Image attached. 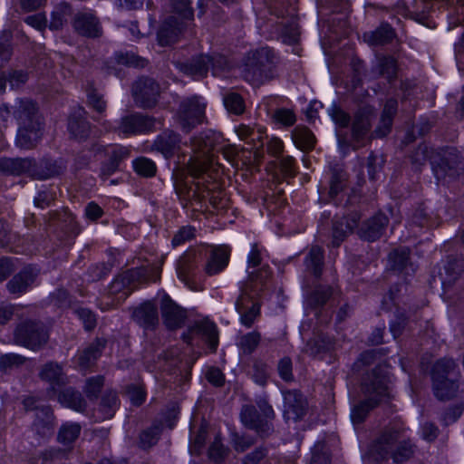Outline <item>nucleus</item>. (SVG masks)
Wrapping results in <instances>:
<instances>
[{
	"label": "nucleus",
	"mask_w": 464,
	"mask_h": 464,
	"mask_svg": "<svg viewBox=\"0 0 464 464\" xmlns=\"http://www.w3.org/2000/svg\"><path fill=\"white\" fill-rule=\"evenodd\" d=\"M65 450L59 448H49L40 452L39 459L42 464L53 463L64 458Z\"/></svg>",
	"instance_id": "obj_59"
},
{
	"label": "nucleus",
	"mask_w": 464,
	"mask_h": 464,
	"mask_svg": "<svg viewBox=\"0 0 464 464\" xmlns=\"http://www.w3.org/2000/svg\"><path fill=\"white\" fill-rule=\"evenodd\" d=\"M390 382L388 369L382 365L363 376L361 389L365 400L352 410L351 418L354 423L362 422L371 410L390 396Z\"/></svg>",
	"instance_id": "obj_1"
},
{
	"label": "nucleus",
	"mask_w": 464,
	"mask_h": 464,
	"mask_svg": "<svg viewBox=\"0 0 464 464\" xmlns=\"http://www.w3.org/2000/svg\"><path fill=\"white\" fill-rule=\"evenodd\" d=\"M154 120L149 116L134 113L122 117L118 126L112 130L124 136L141 134L154 127Z\"/></svg>",
	"instance_id": "obj_9"
},
{
	"label": "nucleus",
	"mask_w": 464,
	"mask_h": 464,
	"mask_svg": "<svg viewBox=\"0 0 464 464\" xmlns=\"http://www.w3.org/2000/svg\"><path fill=\"white\" fill-rule=\"evenodd\" d=\"M197 273V254L196 252H188L181 256L177 262L178 277L189 289H195L194 277Z\"/></svg>",
	"instance_id": "obj_19"
},
{
	"label": "nucleus",
	"mask_w": 464,
	"mask_h": 464,
	"mask_svg": "<svg viewBox=\"0 0 464 464\" xmlns=\"http://www.w3.org/2000/svg\"><path fill=\"white\" fill-rule=\"evenodd\" d=\"M232 446L237 452H245L255 444L254 438L246 435L233 434Z\"/></svg>",
	"instance_id": "obj_60"
},
{
	"label": "nucleus",
	"mask_w": 464,
	"mask_h": 464,
	"mask_svg": "<svg viewBox=\"0 0 464 464\" xmlns=\"http://www.w3.org/2000/svg\"><path fill=\"white\" fill-rule=\"evenodd\" d=\"M455 369L456 364L452 359H441L433 365L432 388L439 400H450L456 394L459 384Z\"/></svg>",
	"instance_id": "obj_3"
},
{
	"label": "nucleus",
	"mask_w": 464,
	"mask_h": 464,
	"mask_svg": "<svg viewBox=\"0 0 464 464\" xmlns=\"http://www.w3.org/2000/svg\"><path fill=\"white\" fill-rule=\"evenodd\" d=\"M268 377L267 365L262 362H256L253 366V379L258 385L264 386Z\"/></svg>",
	"instance_id": "obj_63"
},
{
	"label": "nucleus",
	"mask_w": 464,
	"mask_h": 464,
	"mask_svg": "<svg viewBox=\"0 0 464 464\" xmlns=\"http://www.w3.org/2000/svg\"><path fill=\"white\" fill-rule=\"evenodd\" d=\"M285 418L286 420H298L305 414L306 402L302 394L297 391H287L284 393Z\"/></svg>",
	"instance_id": "obj_20"
},
{
	"label": "nucleus",
	"mask_w": 464,
	"mask_h": 464,
	"mask_svg": "<svg viewBox=\"0 0 464 464\" xmlns=\"http://www.w3.org/2000/svg\"><path fill=\"white\" fill-rule=\"evenodd\" d=\"M206 103L198 96L183 100L178 111V120L181 128L190 131L195 126L203 122L205 118Z\"/></svg>",
	"instance_id": "obj_6"
},
{
	"label": "nucleus",
	"mask_w": 464,
	"mask_h": 464,
	"mask_svg": "<svg viewBox=\"0 0 464 464\" xmlns=\"http://www.w3.org/2000/svg\"><path fill=\"white\" fill-rule=\"evenodd\" d=\"M82 427L75 422H66L59 430L57 440L64 445H72L80 436Z\"/></svg>",
	"instance_id": "obj_44"
},
{
	"label": "nucleus",
	"mask_w": 464,
	"mask_h": 464,
	"mask_svg": "<svg viewBox=\"0 0 464 464\" xmlns=\"http://www.w3.org/2000/svg\"><path fill=\"white\" fill-rule=\"evenodd\" d=\"M261 340V334L257 331H253L243 334L238 341V346L245 354H251L258 346Z\"/></svg>",
	"instance_id": "obj_50"
},
{
	"label": "nucleus",
	"mask_w": 464,
	"mask_h": 464,
	"mask_svg": "<svg viewBox=\"0 0 464 464\" xmlns=\"http://www.w3.org/2000/svg\"><path fill=\"white\" fill-rule=\"evenodd\" d=\"M105 341L97 339L77 355V363L81 369L86 370L92 366L102 354Z\"/></svg>",
	"instance_id": "obj_34"
},
{
	"label": "nucleus",
	"mask_w": 464,
	"mask_h": 464,
	"mask_svg": "<svg viewBox=\"0 0 464 464\" xmlns=\"http://www.w3.org/2000/svg\"><path fill=\"white\" fill-rule=\"evenodd\" d=\"M39 375L43 381L49 382L53 390L56 386L60 387L66 382L63 367L53 362L44 364Z\"/></svg>",
	"instance_id": "obj_36"
},
{
	"label": "nucleus",
	"mask_w": 464,
	"mask_h": 464,
	"mask_svg": "<svg viewBox=\"0 0 464 464\" xmlns=\"http://www.w3.org/2000/svg\"><path fill=\"white\" fill-rule=\"evenodd\" d=\"M230 251L227 246L215 248L205 266V272L208 276H214L221 272L227 266Z\"/></svg>",
	"instance_id": "obj_33"
},
{
	"label": "nucleus",
	"mask_w": 464,
	"mask_h": 464,
	"mask_svg": "<svg viewBox=\"0 0 464 464\" xmlns=\"http://www.w3.org/2000/svg\"><path fill=\"white\" fill-rule=\"evenodd\" d=\"M13 116L18 125L35 124L41 122L36 104L28 99H18L12 106Z\"/></svg>",
	"instance_id": "obj_16"
},
{
	"label": "nucleus",
	"mask_w": 464,
	"mask_h": 464,
	"mask_svg": "<svg viewBox=\"0 0 464 464\" xmlns=\"http://www.w3.org/2000/svg\"><path fill=\"white\" fill-rule=\"evenodd\" d=\"M38 276V271L32 267L26 266L7 283L6 288L8 292L15 296H20L32 286Z\"/></svg>",
	"instance_id": "obj_18"
},
{
	"label": "nucleus",
	"mask_w": 464,
	"mask_h": 464,
	"mask_svg": "<svg viewBox=\"0 0 464 464\" xmlns=\"http://www.w3.org/2000/svg\"><path fill=\"white\" fill-rule=\"evenodd\" d=\"M218 138L211 131H204L191 139L190 146L194 153L200 154L196 157L198 163L195 165L196 171H202L206 164L210 160V152L215 149Z\"/></svg>",
	"instance_id": "obj_10"
},
{
	"label": "nucleus",
	"mask_w": 464,
	"mask_h": 464,
	"mask_svg": "<svg viewBox=\"0 0 464 464\" xmlns=\"http://www.w3.org/2000/svg\"><path fill=\"white\" fill-rule=\"evenodd\" d=\"M84 115L85 111L79 108L68 120V130L71 136L78 140H83L90 135L91 126Z\"/></svg>",
	"instance_id": "obj_31"
},
{
	"label": "nucleus",
	"mask_w": 464,
	"mask_h": 464,
	"mask_svg": "<svg viewBox=\"0 0 464 464\" xmlns=\"http://www.w3.org/2000/svg\"><path fill=\"white\" fill-rule=\"evenodd\" d=\"M273 119L285 126H292L295 124L296 118L293 111L289 109H277L273 114Z\"/></svg>",
	"instance_id": "obj_62"
},
{
	"label": "nucleus",
	"mask_w": 464,
	"mask_h": 464,
	"mask_svg": "<svg viewBox=\"0 0 464 464\" xmlns=\"http://www.w3.org/2000/svg\"><path fill=\"white\" fill-rule=\"evenodd\" d=\"M26 358L16 353H5L0 356V370L7 372L13 370L25 362Z\"/></svg>",
	"instance_id": "obj_55"
},
{
	"label": "nucleus",
	"mask_w": 464,
	"mask_h": 464,
	"mask_svg": "<svg viewBox=\"0 0 464 464\" xmlns=\"http://www.w3.org/2000/svg\"><path fill=\"white\" fill-rule=\"evenodd\" d=\"M226 109L232 113L241 114L245 111V102L241 95L234 92H228L223 96Z\"/></svg>",
	"instance_id": "obj_49"
},
{
	"label": "nucleus",
	"mask_w": 464,
	"mask_h": 464,
	"mask_svg": "<svg viewBox=\"0 0 464 464\" xmlns=\"http://www.w3.org/2000/svg\"><path fill=\"white\" fill-rule=\"evenodd\" d=\"M198 336L204 339L212 351H216L218 344V332L213 322L208 320L198 321L182 334L184 342L189 344Z\"/></svg>",
	"instance_id": "obj_11"
},
{
	"label": "nucleus",
	"mask_w": 464,
	"mask_h": 464,
	"mask_svg": "<svg viewBox=\"0 0 464 464\" xmlns=\"http://www.w3.org/2000/svg\"><path fill=\"white\" fill-rule=\"evenodd\" d=\"M373 72L384 77L388 82L397 76V62L392 56L381 55L376 58Z\"/></svg>",
	"instance_id": "obj_39"
},
{
	"label": "nucleus",
	"mask_w": 464,
	"mask_h": 464,
	"mask_svg": "<svg viewBox=\"0 0 464 464\" xmlns=\"http://www.w3.org/2000/svg\"><path fill=\"white\" fill-rule=\"evenodd\" d=\"M181 144L179 134L172 130H166L156 138L153 148L165 158H170L180 150Z\"/></svg>",
	"instance_id": "obj_23"
},
{
	"label": "nucleus",
	"mask_w": 464,
	"mask_h": 464,
	"mask_svg": "<svg viewBox=\"0 0 464 464\" xmlns=\"http://www.w3.org/2000/svg\"><path fill=\"white\" fill-rule=\"evenodd\" d=\"M398 102L396 99H388L381 114L380 121L372 132L373 138H382L391 132L393 117L397 112Z\"/></svg>",
	"instance_id": "obj_29"
},
{
	"label": "nucleus",
	"mask_w": 464,
	"mask_h": 464,
	"mask_svg": "<svg viewBox=\"0 0 464 464\" xmlns=\"http://www.w3.org/2000/svg\"><path fill=\"white\" fill-rule=\"evenodd\" d=\"M172 13L171 16H176L177 21L185 23L188 26L194 17L193 9L190 6L188 0H172L171 3Z\"/></svg>",
	"instance_id": "obj_42"
},
{
	"label": "nucleus",
	"mask_w": 464,
	"mask_h": 464,
	"mask_svg": "<svg viewBox=\"0 0 464 464\" xmlns=\"http://www.w3.org/2000/svg\"><path fill=\"white\" fill-rule=\"evenodd\" d=\"M395 36L392 27L388 24H382L374 31L363 34V40L371 45H383L390 43Z\"/></svg>",
	"instance_id": "obj_38"
},
{
	"label": "nucleus",
	"mask_w": 464,
	"mask_h": 464,
	"mask_svg": "<svg viewBox=\"0 0 464 464\" xmlns=\"http://www.w3.org/2000/svg\"><path fill=\"white\" fill-rule=\"evenodd\" d=\"M387 225V217L383 214H377L362 225L359 236L365 240L375 241L382 237Z\"/></svg>",
	"instance_id": "obj_25"
},
{
	"label": "nucleus",
	"mask_w": 464,
	"mask_h": 464,
	"mask_svg": "<svg viewBox=\"0 0 464 464\" xmlns=\"http://www.w3.org/2000/svg\"><path fill=\"white\" fill-rule=\"evenodd\" d=\"M293 140L297 148L302 150H312L315 143V137L308 128L297 127L293 131Z\"/></svg>",
	"instance_id": "obj_43"
},
{
	"label": "nucleus",
	"mask_w": 464,
	"mask_h": 464,
	"mask_svg": "<svg viewBox=\"0 0 464 464\" xmlns=\"http://www.w3.org/2000/svg\"><path fill=\"white\" fill-rule=\"evenodd\" d=\"M79 319L82 322L87 331L92 330L96 325V317L94 314L87 308H78L75 310Z\"/></svg>",
	"instance_id": "obj_64"
},
{
	"label": "nucleus",
	"mask_w": 464,
	"mask_h": 464,
	"mask_svg": "<svg viewBox=\"0 0 464 464\" xmlns=\"http://www.w3.org/2000/svg\"><path fill=\"white\" fill-rule=\"evenodd\" d=\"M227 452H228L227 448H226L223 445V443L221 441V438L218 435L209 447V450H208L209 458L213 461L219 463L224 460V459L227 455Z\"/></svg>",
	"instance_id": "obj_56"
},
{
	"label": "nucleus",
	"mask_w": 464,
	"mask_h": 464,
	"mask_svg": "<svg viewBox=\"0 0 464 464\" xmlns=\"http://www.w3.org/2000/svg\"><path fill=\"white\" fill-rule=\"evenodd\" d=\"M242 464H273L269 449L266 446L256 447L243 457Z\"/></svg>",
	"instance_id": "obj_46"
},
{
	"label": "nucleus",
	"mask_w": 464,
	"mask_h": 464,
	"mask_svg": "<svg viewBox=\"0 0 464 464\" xmlns=\"http://www.w3.org/2000/svg\"><path fill=\"white\" fill-rule=\"evenodd\" d=\"M161 314L164 324L169 329L181 327L187 318V312L174 303L168 295L161 300Z\"/></svg>",
	"instance_id": "obj_15"
},
{
	"label": "nucleus",
	"mask_w": 464,
	"mask_h": 464,
	"mask_svg": "<svg viewBox=\"0 0 464 464\" xmlns=\"http://www.w3.org/2000/svg\"><path fill=\"white\" fill-rule=\"evenodd\" d=\"M42 412L44 413L45 418L42 420L37 416L34 422V429L42 437H47L53 432V416L47 408L44 409Z\"/></svg>",
	"instance_id": "obj_52"
},
{
	"label": "nucleus",
	"mask_w": 464,
	"mask_h": 464,
	"mask_svg": "<svg viewBox=\"0 0 464 464\" xmlns=\"http://www.w3.org/2000/svg\"><path fill=\"white\" fill-rule=\"evenodd\" d=\"M185 23L177 21L176 16H170L160 26L158 32V41L162 46L169 45L178 40L179 35L187 28Z\"/></svg>",
	"instance_id": "obj_26"
},
{
	"label": "nucleus",
	"mask_w": 464,
	"mask_h": 464,
	"mask_svg": "<svg viewBox=\"0 0 464 464\" xmlns=\"http://www.w3.org/2000/svg\"><path fill=\"white\" fill-rule=\"evenodd\" d=\"M241 420L248 429L256 430L262 438L267 437L272 426L267 420L260 416L256 409L252 405H245L241 410Z\"/></svg>",
	"instance_id": "obj_17"
},
{
	"label": "nucleus",
	"mask_w": 464,
	"mask_h": 464,
	"mask_svg": "<svg viewBox=\"0 0 464 464\" xmlns=\"http://www.w3.org/2000/svg\"><path fill=\"white\" fill-rule=\"evenodd\" d=\"M132 166L137 174L150 178L156 173L155 163L145 157H140L132 161Z\"/></svg>",
	"instance_id": "obj_54"
},
{
	"label": "nucleus",
	"mask_w": 464,
	"mask_h": 464,
	"mask_svg": "<svg viewBox=\"0 0 464 464\" xmlns=\"http://www.w3.org/2000/svg\"><path fill=\"white\" fill-rule=\"evenodd\" d=\"M42 123L19 125L16 145L21 149L30 150L36 146L42 137Z\"/></svg>",
	"instance_id": "obj_30"
},
{
	"label": "nucleus",
	"mask_w": 464,
	"mask_h": 464,
	"mask_svg": "<svg viewBox=\"0 0 464 464\" xmlns=\"http://www.w3.org/2000/svg\"><path fill=\"white\" fill-rule=\"evenodd\" d=\"M15 342L32 350H37L48 340L44 325L35 322L19 324L14 333Z\"/></svg>",
	"instance_id": "obj_7"
},
{
	"label": "nucleus",
	"mask_w": 464,
	"mask_h": 464,
	"mask_svg": "<svg viewBox=\"0 0 464 464\" xmlns=\"http://www.w3.org/2000/svg\"><path fill=\"white\" fill-rule=\"evenodd\" d=\"M71 14L72 9L68 4L61 3L60 5H56L52 12L51 22L49 25L50 29H61L63 24L67 23Z\"/></svg>",
	"instance_id": "obj_45"
},
{
	"label": "nucleus",
	"mask_w": 464,
	"mask_h": 464,
	"mask_svg": "<svg viewBox=\"0 0 464 464\" xmlns=\"http://www.w3.org/2000/svg\"><path fill=\"white\" fill-rule=\"evenodd\" d=\"M359 219V214L354 212L334 222L332 241L334 246H340L345 237L358 226Z\"/></svg>",
	"instance_id": "obj_27"
},
{
	"label": "nucleus",
	"mask_w": 464,
	"mask_h": 464,
	"mask_svg": "<svg viewBox=\"0 0 464 464\" xmlns=\"http://www.w3.org/2000/svg\"><path fill=\"white\" fill-rule=\"evenodd\" d=\"M130 151L127 147L121 145H110L106 148L108 160L103 163L101 174L108 178L119 169L120 164L130 157Z\"/></svg>",
	"instance_id": "obj_22"
},
{
	"label": "nucleus",
	"mask_w": 464,
	"mask_h": 464,
	"mask_svg": "<svg viewBox=\"0 0 464 464\" xmlns=\"http://www.w3.org/2000/svg\"><path fill=\"white\" fill-rule=\"evenodd\" d=\"M346 173L343 169L336 165L331 169L330 195H337L345 186Z\"/></svg>",
	"instance_id": "obj_48"
},
{
	"label": "nucleus",
	"mask_w": 464,
	"mask_h": 464,
	"mask_svg": "<svg viewBox=\"0 0 464 464\" xmlns=\"http://www.w3.org/2000/svg\"><path fill=\"white\" fill-rule=\"evenodd\" d=\"M281 37L288 44H295L299 37V28L295 19H290L281 25Z\"/></svg>",
	"instance_id": "obj_53"
},
{
	"label": "nucleus",
	"mask_w": 464,
	"mask_h": 464,
	"mask_svg": "<svg viewBox=\"0 0 464 464\" xmlns=\"http://www.w3.org/2000/svg\"><path fill=\"white\" fill-rule=\"evenodd\" d=\"M103 377L101 375L89 378L84 389L87 397L90 399H96L103 386Z\"/></svg>",
	"instance_id": "obj_61"
},
{
	"label": "nucleus",
	"mask_w": 464,
	"mask_h": 464,
	"mask_svg": "<svg viewBox=\"0 0 464 464\" xmlns=\"http://www.w3.org/2000/svg\"><path fill=\"white\" fill-rule=\"evenodd\" d=\"M409 259L410 249L406 246H401L390 253L389 266L394 271L409 274L410 271H414L413 265L410 263Z\"/></svg>",
	"instance_id": "obj_35"
},
{
	"label": "nucleus",
	"mask_w": 464,
	"mask_h": 464,
	"mask_svg": "<svg viewBox=\"0 0 464 464\" xmlns=\"http://www.w3.org/2000/svg\"><path fill=\"white\" fill-rule=\"evenodd\" d=\"M462 170L461 160L459 152L454 148L446 150L441 157L440 162L434 168L436 178L440 179H455Z\"/></svg>",
	"instance_id": "obj_12"
},
{
	"label": "nucleus",
	"mask_w": 464,
	"mask_h": 464,
	"mask_svg": "<svg viewBox=\"0 0 464 464\" xmlns=\"http://www.w3.org/2000/svg\"><path fill=\"white\" fill-rule=\"evenodd\" d=\"M59 401L77 411H83L86 408V402L82 394L72 388H66L60 392Z\"/></svg>",
	"instance_id": "obj_41"
},
{
	"label": "nucleus",
	"mask_w": 464,
	"mask_h": 464,
	"mask_svg": "<svg viewBox=\"0 0 464 464\" xmlns=\"http://www.w3.org/2000/svg\"><path fill=\"white\" fill-rule=\"evenodd\" d=\"M74 30L81 35L96 38L102 35V27L97 17L92 14H77L72 21Z\"/></svg>",
	"instance_id": "obj_21"
},
{
	"label": "nucleus",
	"mask_w": 464,
	"mask_h": 464,
	"mask_svg": "<svg viewBox=\"0 0 464 464\" xmlns=\"http://www.w3.org/2000/svg\"><path fill=\"white\" fill-rule=\"evenodd\" d=\"M11 34L4 32L0 35V67H2L11 57L12 49L10 46Z\"/></svg>",
	"instance_id": "obj_57"
},
{
	"label": "nucleus",
	"mask_w": 464,
	"mask_h": 464,
	"mask_svg": "<svg viewBox=\"0 0 464 464\" xmlns=\"http://www.w3.org/2000/svg\"><path fill=\"white\" fill-rule=\"evenodd\" d=\"M119 400L115 392L109 391L102 395L101 410L103 412V418L110 419L114 415L118 407Z\"/></svg>",
	"instance_id": "obj_51"
},
{
	"label": "nucleus",
	"mask_w": 464,
	"mask_h": 464,
	"mask_svg": "<svg viewBox=\"0 0 464 464\" xmlns=\"http://www.w3.org/2000/svg\"><path fill=\"white\" fill-rule=\"evenodd\" d=\"M34 164L30 159H1L0 171L8 175H22L31 170Z\"/></svg>",
	"instance_id": "obj_37"
},
{
	"label": "nucleus",
	"mask_w": 464,
	"mask_h": 464,
	"mask_svg": "<svg viewBox=\"0 0 464 464\" xmlns=\"http://www.w3.org/2000/svg\"><path fill=\"white\" fill-rule=\"evenodd\" d=\"M240 295L236 300L235 307L239 314V321L242 325L250 328L256 320L260 316V304L252 294V284L246 283L241 286Z\"/></svg>",
	"instance_id": "obj_5"
},
{
	"label": "nucleus",
	"mask_w": 464,
	"mask_h": 464,
	"mask_svg": "<svg viewBox=\"0 0 464 464\" xmlns=\"http://www.w3.org/2000/svg\"><path fill=\"white\" fill-rule=\"evenodd\" d=\"M133 320L144 329H154L159 324L157 306L146 302L137 307L132 314Z\"/></svg>",
	"instance_id": "obj_28"
},
{
	"label": "nucleus",
	"mask_w": 464,
	"mask_h": 464,
	"mask_svg": "<svg viewBox=\"0 0 464 464\" xmlns=\"http://www.w3.org/2000/svg\"><path fill=\"white\" fill-rule=\"evenodd\" d=\"M329 115L332 120L335 122L339 127L344 128L347 127L350 123L351 118L348 113L343 111L336 104H333L328 109Z\"/></svg>",
	"instance_id": "obj_58"
},
{
	"label": "nucleus",
	"mask_w": 464,
	"mask_h": 464,
	"mask_svg": "<svg viewBox=\"0 0 464 464\" xmlns=\"http://www.w3.org/2000/svg\"><path fill=\"white\" fill-rule=\"evenodd\" d=\"M210 66L216 68L217 57L201 54L182 64L181 70L195 79H200L207 75Z\"/></svg>",
	"instance_id": "obj_24"
},
{
	"label": "nucleus",
	"mask_w": 464,
	"mask_h": 464,
	"mask_svg": "<svg viewBox=\"0 0 464 464\" xmlns=\"http://www.w3.org/2000/svg\"><path fill=\"white\" fill-rule=\"evenodd\" d=\"M333 346L331 340L325 336H318L307 342L304 352L313 357L330 350Z\"/></svg>",
	"instance_id": "obj_47"
},
{
	"label": "nucleus",
	"mask_w": 464,
	"mask_h": 464,
	"mask_svg": "<svg viewBox=\"0 0 464 464\" xmlns=\"http://www.w3.org/2000/svg\"><path fill=\"white\" fill-rule=\"evenodd\" d=\"M136 277V272L127 271L117 276L110 285L109 294L111 301L106 302L107 305L116 306L122 303L132 292L131 282Z\"/></svg>",
	"instance_id": "obj_13"
},
{
	"label": "nucleus",
	"mask_w": 464,
	"mask_h": 464,
	"mask_svg": "<svg viewBox=\"0 0 464 464\" xmlns=\"http://www.w3.org/2000/svg\"><path fill=\"white\" fill-rule=\"evenodd\" d=\"M401 437L400 428L390 427L372 444L371 452L382 459L391 454L395 463L406 461L413 455V446L409 441H399Z\"/></svg>",
	"instance_id": "obj_2"
},
{
	"label": "nucleus",
	"mask_w": 464,
	"mask_h": 464,
	"mask_svg": "<svg viewBox=\"0 0 464 464\" xmlns=\"http://www.w3.org/2000/svg\"><path fill=\"white\" fill-rule=\"evenodd\" d=\"M247 268L254 270L249 272V278L251 281L260 279L261 281L268 277L270 275L268 266L263 265V258L261 250L258 248L257 244H253L251 250L247 256Z\"/></svg>",
	"instance_id": "obj_32"
},
{
	"label": "nucleus",
	"mask_w": 464,
	"mask_h": 464,
	"mask_svg": "<svg viewBox=\"0 0 464 464\" xmlns=\"http://www.w3.org/2000/svg\"><path fill=\"white\" fill-rule=\"evenodd\" d=\"M132 96L137 106L151 108L156 105L160 96V86L151 78H140L132 86Z\"/></svg>",
	"instance_id": "obj_8"
},
{
	"label": "nucleus",
	"mask_w": 464,
	"mask_h": 464,
	"mask_svg": "<svg viewBox=\"0 0 464 464\" xmlns=\"http://www.w3.org/2000/svg\"><path fill=\"white\" fill-rule=\"evenodd\" d=\"M274 53L269 48H261L248 57L246 63L245 77L252 82L268 79L273 72Z\"/></svg>",
	"instance_id": "obj_4"
},
{
	"label": "nucleus",
	"mask_w": 464,
	"mask_h": 464,
	"mask_svg": "<svg viewBox=\"0 0 464 464\" xmlns=\"http://www.w3.org/2000/svg\"><path fill=\"white\" fill-rule=\"evenodd\" d=\"M304 265L315 277H319L323 272L324 250L318 246H312L304 259Z\"/></svg>",
	"instance_id": "obj_40"
},
{
	"label": "nucleus",
	"mask_w": 464,
	"mask_h": 464,
	"mask_svg": "<svg viewBox=\"0 0 464 464\" xmlns=\"http://www.w3.org/2000/svg\"><path fill=\"white\" fill-rule=\"evenodd\" d=\"M373 114L372 108L365 106L360 108L354 114L352 122V137L358 147L363 146L364 140L371 129V120Z\"/></svg>",
	"instance_id": "obj_14"
}]
</instances>
